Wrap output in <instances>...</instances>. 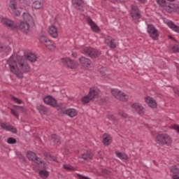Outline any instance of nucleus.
<instances>
[{"label": "nucleus", "instance_id": "2", "mask_svg": "<svg viewBox=\"0 0 179 179\" xmlns=\"http://www.w3.org/2000/svg\"><path fill=\"white\" fill-rule=\"evenodd\" d=\"M7 64L9 66L10 72L14 73V75H16L17 78H19L20 79H22V78H23V73H22V72L17 67V64H16V61H15L13 57H10L7 60Z\"/></svg>", "mask_w": 179, "mask_h": 179}, {"label": "nucleus", "instance_id": "23", "mask_svg": "<svg viewBox=\"0 0 179 179\" xmlns=\"http://www.w3.org/2000/svg\"><path fill=\"white\" fill-rule=\"evenodd\" d=\"M25 59L29 61V62H36L37 61V56L31 52L24 53Z\"/></svg>", "mask_w": 179, "mask_h": 179}, {"label": "nucleus", "instance_id": "31", "mask_svg": "<svg viewBox=\"0 0 179 179\" xmlns=\"http://www.w3.org/2000/svg\"><path fill=\"white\" fill-rule=\"evenodd\" d=\"M36 108L40 114L44 115L47 113V108L42 104H38Z\"/></svg>", "mask_w": 179, "mask_h": 179}, {"label": "nucleus", "instance_id": "48", "mask_svg": "<svg viewBox=\"0 0 179 179\" xmlns=\"http://www.w3.org/2000/svg\"><path fill=\"white\" fill-rule=\"evenodd\" d=\"M11 114H13V115H14V117L19 118V113H17V110H15L14 109H11Z\"/></svg>", "mask_w": 179, "mask_h": 179}, {"label": "nucleus", "instance_id": "50", "mask_svg": "<svg viewBox=\"0 0 179 179\" xmlns=\"http://www.w3.org/2000/svg\"><path fill=\"white\" fill-rule=\"evenodd\" d=\"M111 2H113V3H117L118 2H122L123 0H110Z\"/></svg>", "mask_w": 179, "mask_h": 179}, {"label": "nucleus", "instance_id": "9", "mask_svg": "<svg viewBox=\"0 0 179 179\" xmlns=\"http://www.w3.org/2000/svg\"><path fill=\"white\" fill-rule=\"evenodd\" d=\"M104 43L105 44H107V45H108L110 48H117V43H115V39L113 38L111 36H106L104 39Z\"/></svg>", "mask_w": 179, "mask_h": 179}, {"label": "nucleus", "instance_id": "14", "mask_svg": "<svg viewBox=\"0 0 179 179\" xmlns=\"http://www.w3.org/2000/svg\"><path fill=\"white\" fill-rule=\"evenodd\" d=\"M0 127L2 128V129H5V131H9L10 132H12L13 134H17V129L10 125L6 124L5 122L0 123Z\"/></svg>", "mask_w": 179, "mask_h": 179}, {"label": "nucleus", "instance_id": "35", "mask_svg": "<svg viewBox=\"0 0 179 179\" xmlns=\"http://www.w3.org/2000/svg\"><path fill=\"white\" fill-rule=\"evenodd\" d=\"M91 100H92V98L88 94L83 97L82 102L83 103V104H87V103H89Z\"/></svg>", "mask_w": 179, "mask_h": 179}, {"label": "nucleus", "instance_id": "58", "mask_svg": "<svg viewBox=\"0 0 179 179\" xmlns=\"http://www.w3.org/2000/svg\"><path fill=\"white\" fill-rule=\"evenodd\" d=\"M169 1H171V2L174 1V0H169Z\"/></svg>", "mask_w": 179, "mask_h": 179}, {"label": "nucleus", "instance_id": "13", "mask_svg": "<svg viewBox=\"0 0 179 179\" xmlns=\"http://www.w3.org/2000/svg\"><path fill=\"white\" fill-rule=\"evenodd\" d=\"M99 94H100V90L97 87L90 88L88 95L90 96L92 100H93V99L99 97Z\"/></svg>", "mask_w": 179, "mask_h": 179}, {"label": "nucleus", "instance_id": "36", "mask_svg": "<svg viewBox=\"0 0 179 179\" xmlns=\"http://www.w3.org/2000/svg\"><path fill=\"white\" fill-rule=\"evenodd\" d=\"M63 169H65V170H69V171H75L76 169L69 164H64L63 165Z\"/></svg>", "mask_w": 179, "mask_h": 179}, {"label": "nucleus", "instance_id": "49", "mask_svg": "<svg viewBox=\"0 0 179 179\" xmlns=\"http://www.w3.org/2000/svg\"><path fill=\"white\" fill-rule=\"evenodd\" d=\"M120 115L123 118H128V115L125 113L124 111L120 112Z\"/></svg>", "mask_w": 179, "mask_h": 179}, {"label": "nucleus", "instance_id": "21", "mask_svg": "<svg viewBox=\"0 0 179 179\" xmlns=\"http://www.w3.org/2000/svg\"><path fill=\"white\" fill-rule=\"evenodd\" d=\"M80 158L83 160H92V159H93V152L90 150H87L83 154H81Z\"/></svg>", "mask_w": 179, "mask_h": 179}, {"label": "nucleus", "instance_id": "27", "mask_svg": "<svg viewBox=\"0 0 179 179\" xmlns=\"http://www.w3.org/2000/svg\"><path fill=\"white\" fill-rule=\"evenodd\" d=\"M32 8L34 9H43L44 8V3L38 0L35 1L32 3Z\"/></svg>", "mask_w": 179, "mask_h": 179}, {"label": "nucleus", "instance_id": "30", "mask_svg": "<svg viewBox=\"0 0 179 179\" xmlns=\"http://www.w3.org/2000/svg\"><path fill=\"white\" fill-rule=\"evenodd\" d=\"M51 140L56 145H60L61 144V137H59V136H57V134H52L51 135Z\"/></svg>", "mask_w": 179, "mask_h": 179}, {"label": "nucleus", "instance_id": "20", "mask_svg": "<svg viewBox=\"0 0 179 179\" xmlns=\"http://www.w3.org/2000/svg\"><path fill=\"white\" fill-rule=\"evenodd\" d=\"M49 34L52 38H57L58 37V29L55 26H51L49 27Z\"/></svg>", "mask_w": 179, "mask_h": 179}, {"label": "nucleus", "instance_id": "55", "mask_svg": "<svg viewBox=\"0 0 179 179\" xmlns=\"http://www.w3.org/2000/svg\"><path fill=\"white\" fill-rule=\"evenodd\" d=\"M50 160H52L53 162H55L56 159L55 157L50 159Z\"/></svg>", "mask_w": 179, "mask_h": 179}, {"label": "nucleus", "instance_id": "42", "mask_svg": "<svg viewBox=\"0 0 179 179\" xmlns=\"http://www.w3.org/2000/svg\"><path fill=\"white\" fill-rule=\"evenodd\" d=\"M172 52H179V45H175L172 48H171Z\"/></svg>", "mask_w": 179, "mask_h": 179}, {"label": "nucleus", "instance_id": "47", "mask_svg": "<svg viewBox=\"0 0 179 179\" xmlns=\"http://www.w3.org/2000/svg\"><path fill=\"white\" fill-rule=\"evenodd\" d=\"M15 16H20V11H19V10H17V8H15L12 10Z\"/></svg>", "mask_w": 179, "mask_h": 179}, {"label": "nucleus", "instance_id": "43", "mask_svg": "<svg viewBox=\"0 0 179 179\" xmlns=\"http://www.w3.org/2000/svg\"><path fill=\"white\" fill-rule=\"evenodd\" d=\"M157 3L160 6H164L166 5V0H157Z\"/></svg>", "mask_w": 179, "mask_h": 179}, {"label": "nucleus", "instance_id": "1", "mask_svg": "<svg viewBox=\"0 0 179 179\" xmlns=\"http://www.w3.org/2000/svg\"><path fill=\"white\" fill-rule=\"evenodd\" d=\"M155 142L160 146H170L173 142V138L167 134H159L157 135Z\"/></svg>", "mask_w": 179, "mask_h": 179}, {"label": "nucleus", "instance_id": "18", "mask_svg": "<svg viewBox=\"0 0 179 179\" xmlns=\"http://www.w3.org/2000/svg\"><path fill=\"white\" fill-rule=\"evenodd\" d=\"M87 20L88 24H90V26L92 30H93V31H94L95 33H99L100 28H99L97 24H96V23H94L93 20H92V18H90V17H88Z\"/></svg>", "mask_w": 179, "mask_h": 179}, {"label": "nucleus", "instance_id": "53", "mask_svg": "<svg viewBox=\"0 0 179 179\" xmlns=\"http://www.w3.org/2000/svg\"><path fill=\"white\" fill-rule=\"evenodd\" d=\"M108 118H109V120H113V116H111V115H108Z\"/></svg>", "mask_w": 179, "mask_h": 179}, {"label": "nucleus", "instance_id": "52", "mask_svg": "<svg viewBox=\"0 0 179 179\" xmlns=\"http://www.w3.org/2000/svg\"><path fill=\"white\" fill-rule=\"evenodd\" d=\"M169 38H171V40H176V38H174V37H173L171 36H169Z\"/></svg>", "mask_w": 179, "mask_h": 179}, {"label": "nucleus", "instance_id": "44", "mask_svg": "<svg viewBox=\"0 0 179 179\" xmlns=\"http://www.w3.org/2000/svg\"><path fill=\"white\" fill-rule=\"evenodd\" d=\"M171 128V129H174L176 131L178 132V134H179V125L178 124H173Z\"/></svg>", "mask_w": 179, "mask_h": 179}, {"label": "nucleus", "instance_id": "51", "mask_svg": "<svg viewBox=\"0 0 179 179\" xmlns=\"http://www.w3.org/2000/svg\"><path fill=\"white\" fill-rule=\"evenodd\" d=\"M172 179H179L178 176H172Z\"/></svg>", "mask_w": 179, "mask_h": 179}, {"label": "nucleus", "instance_id": "54", "mask_svg": "<svg viewBox=\"0 0 179 179\" xmlns=\"http://www.w3.org/2000/svg\"><path fill=\"white\" fill-rule=\"evenodd\" d=\"M65 150H66L65 155H68V153H69V150L66 149Z\"/></svg>", "mask_w": 179, "mask_h": 179}, {"label": "nucleus", "instance_id": "26", "mask_svg": "<svg viewBox=\"0 0 179 179\" xmlns=\"http://www.w3.org/2000/svg\"><path fill=\"white\" fill-rule=\"evenodd\" d=\"M169 29H171L173 31H176V33H179V27L176 25L173 21H168L166 22Z\"/></svg>", "mask_w": 179, "mask_h": 179}, {"label": "nucleus", "instance_id": "15", "mask_svg": "<svg viewBox=\"0 0 179 179\" xmlns=\"http://www.w3.org/2000/svg\"><path fill=\"white\" fill-rule=\"evenodd\" d=\"M102 143L105 145V146H108L111 144V142H113V138L111 137V135L108 134H104L102 136Z\"/></svg>", "mask_w": 179, "mask_h": 179}, {"label": "nucleus", "instance_id": "5", "mask_svg": "<svg viewBox=\"0 0 179 179\" xmlns=\"http://www.w3.org/2000/svg\"><path fill=\"white\" fill-rule=\"evenodd\" d=\"M17 61L18 62L19 68L22 72L24 73H27L30 72V66L27 63H24V59L22 56L17 57Z\"/></svg>", "mask_w": 179, "mask_h": 179}, {"label": "nucleus", "instance_id": "39", "mask_svg": "<svg viewBox=\"0 0 179 179\" xmlns=\"http://www.w3.org/2000/svg\"><path fill=\"white\" fill-rule=\"evenodd\" d=\"M16 142H17V141H16V138L13 137H9L7 140V143H8L9 145H15Z\"/></svg>", "mask_w": 179, "mask_h": 179}, {"label": "nucleus", "instance_id": "28", "mask_svg": "<svg viewBox=\"0 0 179 179\" xmlns=\"http://www.w3.org/2000/svg\"><path fill=\"white\" fill-rule=\"evenodd\" d=\"M115 155L118 159L122 160V162H127L128 160V155L124 152H116Z\"/></svg>", "mask_w": 179, "mask_h": 179}, {"label": "nucleus", "instance_id": "6", "mask_svg": "<svg viewBox=\"0 0 179 179\" xmlns=\"http://www.w3.org/2000/svg\"><path fill=\"white\" fill-rule=\"evenodd\" d=\"M147 31L152 40H157L159 38V31L155 27V25L148 24Z\"/></svg>", "mask_w": 179, "mask_h": 179}, {"label": "nucleus", "instance_id": "24", "mask_svg": "<svg viewBox=\"0 0 179 179\" xmlns=\"http://www.w3.org/2000/svg\"><path fill=\"white\" fill-rule=\"evenodd\" d=\"M72 3L76 9L83 11V0H72Z\"/></svg>", "mask_w": 179, "mask_h": 179}, {"label": "nucleus", "instance_id": "29", "mask_svg": "<svg viewBox=\"0 0 179 179\" xmlns=\"http://www.w3.org/2000/svg\"><path fill=\"white\" fill-rule=\"evenodd\" d=\"M38 174L41 178L43 179L48 178V176H50V173L45 169L40 170Z\"/></svg>", "mask_w": 179, "mask_h": 179}, {"label": "nucleus", "instance_id": "33", "mask_svg": "<svg viewBox=\"0 0 179 179\" xmlns=\"http://www.w3.org/2000/svg\"><path fill=\"white\" fill-rule=\"evenodd\" d=\"M43 44L44 45H45L48 50H52V48H55V46H54V43H52V41H51V40L50 39H48L46 41V43Z\"/></svg>", "mask_w": 179, "mask_h": 179}, {"label": "nucleus", "instance_id": "22", "mask_svg": "<svg viewBox=\"0 0 179 179\" xmlns=\"http://www.w3.org/2000/svg\"><path fill=\"white\" fill-rule=\"evenodd\" d=\"M22 17L24 20H25V22L29 23V24H34V20L33 19V17H31V15L28 13H24Z\"/></svg>", "mask_w": 179, "mask_h": 179}, {"label": "nucleus", "instance_id": "25", "mask_svg": "<svg viewBox=\"0 0 179 179\" xmlns=\"http://www.w3.org/2000/svg\"><path fill=\"white\" fill-rule=\"evenodd\" d=\"M20 29L24 33H29V30L30 29V23L22 22L20 24Z\"/></svg>", "mask_w": 179, "mask_h": 179}, {"label": "nucleus", "instance_id": "45", "mask_svg": "<svg viewBox=\"0 0 179 179\" xmlns=\"http://www.w3.org/2000/svg\"><path fill=\"white\" fill-rule=\"evenodd\" d=\"M34 162V163H36L38 166H39V164L43 162V159H41V158L38 157H36V158H35V160Z\"/></svg>", "mask_w": 179, "mask_h": 179}, {"label": "nucleus", "instance_id": "38", "mask_svg": "<svg viewBox=\"0 0 179 179\" xmlns=\"http://www.w3.org/2000/svg\"><path fill=\"white\" fill-rule=\"evenodd\" d=\"M38 166L39 169H43V170L48 169V164H47V162H44L43 160Z\"/></svg>", "mask_w": 179, "mask_h": 179}, {"label": "nucleus", "instance_id": "41", "mask_svg": "<svg viewBox=\"0 0 179 179\" xmlns=\"http://www.w3.org/2000/svg\"><path fill=\"white\" fill-rule=\"evenodd\" d=\"M48 39H49V38H47V36H41L39 38V41H40V43H41L42 44H45V43H46Z\"/></svg>", "mask_w": 179, "mask_h": 179}, {"label": "nucleus", "instance_id": "40", "mask_svg": "<svg viewBox=\"0 0 179 179\" xmlns=\"http://www.w3.org/2000/svg\"><path fill=\"white\" fill-rule=\"evenodd\" d=\"M11 100L14 102L16 103L17 104H22L23 101L21 99H19L16 98L15 96H12Z\"/></svg>", "mask_w": 179, "mask_h": 179}, {"label": "nucleus", "instance_id": "16", "mask_svg": "<svg viewBox=\"0 0 179 179\" xmlns=\"http://www.w3.org/2000/svg\"><path fill=\"white\" fill-rule=\"evenodd\" d=\"M79 61L82 66H84V68H89V66L92 65V60L87 57H81L79 59Z\"/></svg>", "mask_w": 179, "mask_h": 179}, {"label": "nucleus", "instance_id": "17", "mask_svg": "<svg viewBox=\"0 0 179 179\" xmlns=\"http://www.w3.org/2000/svg\"><path fill=\"white\" fill-rule=\"evenodd\" d=\"M63 114H66V115L73 118V117H76V115H78V110H76L75 108H69L65 110L63 112Z\"/></svg>", "mask_w": 179, "mask_h": 179}, {"label": "nucleus", "instance_id": "19", "mask_svg": "<svg viewBox=\"0 0 179 179\" xmlns=\"http://www.w3.org/2000/svg\"><path fill=\"white\" fill-rule=\"evenodd\" d=\"M145 101L149 107H151V108H156V107H157V103H156V101L150 96L146 97Z\"/></svg>", "mask_w": 179, "mask_h": 179}, {"label": "nucleus", "instance_id": "34", "mask_svg": "<svg viewBox=\"0 0 179 179\" xmlns=\"http://www.w3.org/2000/svg\"><path fill=\"white\" fill-rule=\"evenodd\" d=\"M170 172L172 173L173 176H179V169L176 166H172L170 167Z\"/></svg>", "mask_w": 179, "mask_h": 179}, {"label": "nucleus", "instance_id": "3", "mask_svg": "<svg viewBox=\"0 0 179 179\" xmlns=\"http://www.w3.org/2000/svg\"><path fill=\"white\" fill-rule=\"evenodd\" d=\"M111 94L115 97L117 100L120 101H128V95L125 92L118 90V89H112Z\"/></svg>", "mask_w": 179, "mask_h": 179}, {"label": "nucleus", "instance_id": "11", "mask_svg": "<svg viewBox=\"0 0 179 179\" xmlns=\"http://www.w3.org/2000/svg\"><path fill=\"white\" fill-rule=\"evenodd\" d=\"M1 23L6 27H10V29H16V27H17V24L15 22L8 18H2Z\"/></svg>", "mask_w": 179, "mask_h": 179}, {"label": "nucleus", "instance_id": "32", "mask_svg": "<svg viewBox=\"0 0 179 179\" xmlns=\"http://www.w3.org/2000/svg\"><path fill=\"white\" fill-rule=\"evenodd\" d=\"M27 157L29 160H31V162H34L36 160L37 155H36V153H34L31 151H29L27 154Z\"/></svg>", "mask_w": 179, "mask_h": 179}, {"label": "nucleus", "instance_id": "59", "mask_svg": "<svg viewBox=\"0 0 179 179\" xmlns=\"http://www.w3.org/2000/svg\"><path fill=\"white\" fill-rule=\"evenodd\" d=\"M15 107H21V106H15Z\"/></svg>", "mask_w": 179, "mask_h": 179}, {"label": "nucleus", "instance_id": "37", "mask_svg": "<svg viewBox=\"0 0 179 179\" xmlns=\"http://www.w3.org/2000/svg\"><path fill=\"white\" fill-rule=\"evenodd\" d=\"M17 3H16V0H10V3H9V6L10 8V9L13 10L17 8Z\"/></svg>", "mask_w": 179, "mask_h": 179}, {"label": "nucleus", "instance_id": "12", "mask_svg": "<svg viewBox=\"0 0 179 179\" xmlns=\"http://www.w3.org/2000/svg\"><path fill=\"white\" fill-rule=\"evenodd\" d=\"M64 65H66L69 68H71V69H73V68H76V63H75V61L71 59L70 58H63L62 59Z\"/></svg>", "mask_w": 179, "mask_h": 179}, {"label": "nucleus", "instance_id": "57", "mask_svg": "<svg viewBox=\"0 0 179 179\" xmlns=\"http://www.w3.org/2000/svg\"><path fill=\"white\" fill-rule=\"evenodd\" d=\"M140 2H145V0H138Z\"/></svg>", "mask_w": 179, "mask_h": 179}, {"label": "nucleus", "instance_id": "4", "mask_svg": "<svg viewBox=\"0 0 179 179\" xmlns=\"http://www.w3.org/2000/svg\"><path fill=\"white\" fill-rule=\"evenodd\" d=\"M82 52L84 54V55L90 57V58H97L100 54L98 50H96L92 47L84 48Z\"/></svg>", "mask_w": 179, "mask_h": 179}, {"label": "nucleus", "instance_id": "56", "mask_svg": "<svg viewBox=\"0 0 179 179\" xmlns=\"http://www.w3.org/2000/svg\"><path fill=\"white\" fill-rule=\"evenodd\" d=\"M178 90H175L174 92L176 93V94H178Z\"/></svg>", "mask_w": 179, "mask_h": 179}, {"label": "nucleus", "instance_id": "8", "mask_svg": "<svg viewBox=\"0 0 179 179\" xmlns=\"http://www.w3.org/2000/svg\"><path fill=\"white\" fill-rule=\"evenodd\" d=\"M131 16L134 20H138L141 19V11L136 6H131Z\"/></svg>", "mask_w": 179, "mask_h": 179}, {"label": "nucleus", "instance_id": "10", "mask_svg": "<svg viewBox=\"0 0 179 179\" xmlns=\"http://www.w3.org/2000/svg\"><path fill=\"white\" fill-rule=\"evenodd\" d=\"M43 101L45 104H48V106H50L51 107H57V100L51 96H46L43 99Z\"/></svg>", "mask_w": 179, "mask_h": 179}, {"label": "nucleus", "instance_id": "7", "mask_svg": "<svg viewBox=\"0 0 179 179\" xmlns=\"http://www.w3.org/2000/svg\"><path fill=\"white\" fill-rule=\"evenodd\" d=\"M131 107L133 111H135V113H137L139 115H143L145 113H146V109H145L142 103L136 102L131 104Z\"/></svg>", "mask_w": 179, "mask_h": 179}, {"label": "nucleus", "instance_id": "46", "mask_svg": "<svg viewBox=\"0 0 179 179\" xmlns=\"http://www.w3.org/2000/svg\"><path fill=\"white\" fill-rule=\"evenodd\" d=\"M10 51V48L9 46H1L0 51Z\"/></svg>", "mask_w": 179, "mask_h": 179}]
</instances>
